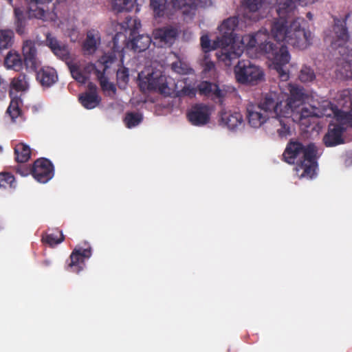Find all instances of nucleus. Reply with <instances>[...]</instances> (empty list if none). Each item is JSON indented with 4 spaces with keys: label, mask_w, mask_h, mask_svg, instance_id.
I'll use <instances>...</instances> for the list:
<instances>
[{
    "label": "nucleus",
    "mask_w": 352,
    "mask_h": 352,
    "mask_svg": "<svg viewBox=\"0 0 352 352\" xmlns=\"http://www.w3.org/2000/svg\"><path fill=\"white\" fill-rule=\"evenodd\" d=\"M276 12L278 18L272 25V34L277 41H285L294 47L304 50L311 44V32L301 27L305 20L297 18L289 19L294 15L296 6L293 0H276Z\"/></svg>",
    "instance_id": "f257e3e1"
},
{
    "label": "nucleus",
    "mask_w": 352,
    "mask_h": 352,
    "mask_svg": "<svg viewBox=\"0 0 352 352\" xmlns=\"http://www.w3.org/2000/svg\"><path fill=\"white\" fill-rule=\"evenodd\" d=\"M241 47L249 50L256 48V51L264 55L272 61L274 68L282 81L289 78V74L284 67L290 60V54L287 47L284 45L274 43L270 40V35L266 29L260 30L254 34L243 35L241 40Z\"/></svg>",
    "instance_id": "f03ea898"
},
{
    "label": "nucleus",
    "mask_w": 352,
    "mask_h": 352,
    "mask_svg": "<svg viewBox=\"0 0 352 352\" xmlns=\"http://www.w3.org/2000/svg\"><path fill=\"white\" fill-rule=\"evenodd\" d=\"M320 157L317 146L312 142L304 145L301 142L290 140L283 153V160L289 164L297 163L296 170H302L300 177L312 178Z\"/></svg>",
    "instance_id": "7ed1b4c3"
},
{
    "label": "nucleus",
    "mask_w": 352,
    "mask_h": 352,
    "mask_svg": "<svg viewBox=\"0 0 352 352\" xmlns=\"http://www.w3.org/2000/svg\"><path fill=\"white\" fill-rule=\"evenodd\" d=\"M256 105L269 119H272V124L277 128V133L280 138L290 135V120L289 116H284V102L279 100L275 93L265 94Z\"/></svg>",
    "instance_id": "20e7f679"
},
{
    "label": "nucleus",
    "mask_w": 352,
    "mask_h": 352,
    "mask_svg": "<svg viewBox=\"0 0 352 352\" xmlns=\"http://www.w3.org/2000/svg\"><path fill=\"white\" fill-rule=\"evenodd\" d=\"M219 39L220 37H218L217 41L211 44V41L207 34L201 36L200 42L202 50L205 53H207L221 47L220 54H218L219 60L223 62L226 66H230L233 60L238 59L242 55L243 49L241 47L235 49L234 45L227 47L226 45H221Z\"/></svg>",
    "instance_id": "39448f33"
},
{
    "label": "nucleus",
    "mask_w": 352,
    "mask_h": 352,
    "mask_svg": "<svg viewBox=\"0 0 352 352\" xmlns=\"http://www.w3.org/2000/svg\"><path fill=\"white\" fill-rule=\"evenodd\" d=\"M234 74L237 82L243 85H256L264 77L261 68L248 60L238 61L234 67Z\"/></svg>",
    "instance_id": "423d86ee"
},
{
    "label": "nucleus",
    "mask_w": 352,
    "mask_h": 352,
    "mask_svg": "<svg viewBox=\"0 0 352 352\" xmlns=\"http://www.w3.org/2000/svg\"><path fill=\"white\" fill-rule=\"evenodd\" d=\"M139 86L142 90L155 91L165 96L171 94L166 76L160 72L148 74L144 78H141L139 74Z\"/></svg>",
    "instance_id": "0eeeda50"
},
{
    "label": "nucleus",
    "mask_w": 352,
    "mask_h": 352,
    "mask_svg": "<svg viewBox=\"0 0 352 352\" xmlns=\"http://www.w3.org/2000/svg\"><path fill=\"white\" fill-rule=\"evenodd\" d=\"M122 27L131 30V46L135 52H144L147 50L151 43V38L147 34H138L135 36L136 31L141 27L140 21L126 16L122 23Z\"/></svg>",
    "instance_id": "6e6552de"
},
{
    "label": "nucleus",
    "mask_w": 352,
    "mask_h": 352,
    "mask_svg": "<svg viewBox=\"0 0 352 352\" xmlns=\"http://www.w3.org/2000/svg\"><path fill=\"white\" fill-rule=\"evenodd\" d=\"M349 40V34L346 28V19H334L333 36L331 45L333 49H340L339 54L344 56L348 48L346 45Z\"/></svg>",
    "instance_id": "1a4fd4ad"
},
{
    "label": "nucleus",
    "mask_w": 352,
    "mask_h": 352,
    "mask_svg": "<svg viewBox=\"0 0 352 352\" xmlns=\"http://www.w3.org/2000/svg\"><path fill=\"white\" fill-rule=\"evenodd\" d=\"M91 254L90 245H87L86 248L76 246L67 261V270L71 272L79 274L85 267V260L89 259Z\"/></svg>",
    "instance_id": "9d476101"
},
{
    "label": "nucleus",
    "mask_w": 352,
    "mask_h": 352,
    "mask_svg": "<svg viewBox=\"0 0 352 352\" xmlns=\"http://www.w3.org/2000/svg\"><path fill=\"white\" fill-rule=\"evenodd\" d=\"M289 96L284 102L283 113L285 117L289 116L292 112V109L300 107L309 98V94L301 86L289 85Z\"/></svg>",
    "instance_id": "9b49d317"
},
{
    "label": "nucleus",
    "mask_w": 352,
    "mask_h": 352,
    "mask_svg": "<svg viewBox=\"0 0 352 352\" xmlns=\"http://www.w3.org/2000/svg\"><path fill=\"white\" fill-rule=\"evenodd\" d=\"M322 113L320 110L312 105L305 106V103L301 104L300 107L292 109V112L289 113V118L290 122H298L301 125L309 126L310 125L309 119L314 117H320Z\"/></svg>",
    "instance_id": "f8f14e48"
},
{
    "label": "nucleus",
    "mask_w": 352,
    "mask_h": 352,
    "mask_svg": "<svg viewBox=\"0 0 352 352\" xmlns=\"http://www.w3.org/2000/svg\"><path fill=\"white\" fill-rule=\"evenodd\" d=\"M32 176L41 183H47L54 175V168L51 162L47 158L37 159L32 164Z\"/></svg>",
    "instance_id": "ddd939ff"
},
{
    "label": "nucleus",
    "mask_w": 352,
    "mask_h": 352,
    "mask_svg": "<svg viewBox=\"0 0 352 352\" xmlns=\"http://www.w3.org/2000/svg\"><path fill=\"white\" fill-rule=\"evenodd\" d=\"M238 25V20L236 18L231 17L224 20L219 26V30L221 36L219 42L221 45H226L227 47L234 46L237 49L239 45L235 43V34L234 31Z\"/></svg>",
    "instance_id": "4468645a"
},
{
    "label": "nucleus",
    "mask_w": 352,
    "mask_h": 352,
    "mask_svg": "<svg viewBox=\"0 0 352 352\" xmlns=\"http://www.w3.org/2000/svg\"><path fill=\"white\" fill-rule=\"evenodd\" d=\"M210 110L207 105L199 103L193 105L187 113L188 121L194 126H202L210 120Z\"/></svg>",
    "instance_id": "2eb2a0df"
},
{
    "label": "nucleus",
    "mask_w": 352,
    "mask_h": 352,
    "mask_svg": "<svg viewBox=\"0 0 352 352\" xmlns=\"http://www.w3.org/2000/svg\"><path fill=\"white\" fill-rule=\"evenodd\" d=\"M346 128L340 124L330 123L327 132L322 138V142L327 147H333L344 142L343 133Z\"/></svg>",
    "instance_id": "dca6fc26"
},
{
    "label": "nucleus",
    "mask_w": 352,
    "mask_h": 352,
    "mask_svg": "<svg viewBox=\"0 0 352 352\" xmlns=\"http://www.w3.org/2000/svg\"><path fill=\"white\" fill-rule=\"evenodd\" d=\"M22 52L24 57V65L26 68L36 70L40 65L37 57L36 43L31 40L25 41L23 44Z\"/></svg>",
    "instance_id": "f3484780"
},
{
    "label": "nucleus",
    "mask_w": 352,
    "mask_h": 352,
    "mask_svg": "<svg viewBox=\"0 0 352 352\" xmlns=\"http://www.w3.org/2000/svg\"><path fill=\"white\" fill-rule=\"evenodd\" d=\"M247 119L249 124L258 128L270 119L256 104H249L247 107Z\"/></svg>",
    "instance_id": "a211bd4d"
},
{
    "label": "nucleus",
    "mask_w": 352,
    "mask_h": 352,
    "mask_svg": "<svg viewBox=\"0 0 352 352\" xmlns=\"http://www.w3.org/2000/svg\"><path fill=\"white\" fill-rule=\"evenodd\" d=\"M113 60V59L112 57L103 56L101 58V62L104 65L103 71L101 72L99 69H96L94 65H91V67L95 69V73L102 89L104 91H111L115 94L116 91V86L113 83L109 82L108 78L104 75L105 70L109 67V64L111 63Z\"/></svg>",
    "instance_id": "6ab92c4d"
},
{
    "label": "nucleus",
    "mask_w": 352,
    "mask_h": 352,
    "mask_svg": "<svg viewBox=\"0 0 352 352\" xmlns=\"http://www.w3.org/2000/svg\"><path fill=\"white\" fill-rule=\"evenodd\" d=\"M88 87L89 91L79 96V101L85 109H92L100 104L101 98L97 93L96 85L90 83Z\"/></svg>",
    "instance_id": "aec40b11"
},
{
    "label": "nucleus",
    "mask_w": 352,
    "mask_h": 352,
    "mask_svg": "<svg viewBox=\"0 0 352 352\" xmlns=\"http://www.w3.org/2000/svg\"><path fill=\"white\" fill-rule=\"evenodd\" d=\"M243 116L239 112L221 111L220 124L227 126L230 130L236 129L243 123Z\"/></svg>",
    "instance_id": "412c9836"
},
{
    "label": "nucleus",
    "mask_w": 352,
    "mask_h": 352,
    "mask_svg": "<svg viewBox=\"0 0 352 352\" xmlns=\"http://www.w3.org/2000/svg\"><path fill=\"white\" fill-rule=\"evenodd\" d=\"M52 0H25L29 8L28 10V19L35 18L43 21L47 20V12L43 8L39 6L40 4L49 3Z\"/></svg>",
    "instance_id": "4be33fe9"
},
{
    "label": "nucleus",
    "mask_w": 352,
    "mask_h": 352,
    "mask_svg": "<svg viewBox=\"0 0 352 352\" xmlns=\"http://www.w3.org/2000/svg\"><path fill=\"white\" fill-rule=\"evenodd\" d=\"M36 79L43 87H50L58 80V74L54 68L44 67L37 72Z\"/></svg>",
    "instance_id": "5701e85b"
},
{
    "label": "nucleus",
    "mask_w": 352,
    "mask_h": 352,
    "mask_svg": "<svg viewBox=\"0 0 352 352\" xmlns=\"http://www.w3.org/2000/svg\"><path fill=\"white\" fill-rule=\"evenodd\" d=\"M177 35V29L172 26H165L157 29L154 32L155 38L166 44H172Z\"/></svg>",
    "instance_id": "b1692460"
},
{
    "label": "nucleus",
    "mask_w": 352,
    "mask_h": 352,
    "mask_svg": "<svg viewBox=\"0 0 352 352\" xmlns=\"http://www.w3.org/2000/svg\"><path fill=\"white\" fill-rule=\"evenodd\" d=\"M199 91L200 94L212 97L214 99H222L225 94L223 91L220 89L219 86L208 81H204L199 85Z\"/></svg>",
    "instance_id": "393cba45"
},
{
    "label": "nucleus",
    "mask_w": 352,
    "mask_h": 352,
    "mask_svg": "<svg viewBox=\"0 0 352 352\" xmlns=\"http://www.w3.org/2000/svg\"><path fill=\"white\" fill-rule=\"evenodd\" d=\"M100 43V36L98 31L91 30L87 32V36L83 43L82 48L85 53L92 54L96 51Z\"/></svg>",
    "instance_id": "a878e982"
},
{
    "label": "nucleus",
    "mask_w": 352,
    "mask_h": 352,
    "mask_svg": "<svg viewBox=\"0 0 352 352\" xmlns=\"http://www.w3.org/2000/svg\"><path fill=\"white\" fill-rule=\"evenodd\" d=\"M15 30L18 34L22 35L25 33L27 17L28 18V11H25L23 7H16L14 8Z\"/></svg>",
    "instance_id": "bb28decb"
},
{
    "label": "nucleus",
    "mask_w": 352,
    "mask_h": 352,
    "mask_svg": "<svg viewBox=\"0 0 352 352\" xmlns=\"http://www.w3.org/2000/svg\"><path fill=\"white\" fill-rule=\"evenodd\" d=\"M24 60H23L20 54L16 52H9L5 57L4 65L7 69H12L19 72L23 69Z\"/></svg>",
    "instance_id": "cd10ccee"
},
{
    "label": "nucleus",
    "mask_w": 352,
    "mask_h": 352,
    "mask_svg": "<svg viewBox=\"0 0 352 352\" xmlns=\"http://www.w3.org/2000/svg\"><path fill=\"white\" fill-rule=\"evenodd\" d=\"M15 160L18 163L27 162L31 156V149L23 143H19L14 147Z\"/></svg>",
    "instance_id": "c85d7f7f"
},
{
    "label": "nucleus",
    "mask_w": 352,
    "mask_h": 352,
    "mask_svg": "<svg viewBox=\"0 0 352 352\" xmlns=\"http://www.w3.org/2000/svg\"><path fill=\"white\" fill-rule=\"evenodd\" d=\"M175 9L182 10L184 14H189L197 8V0H172Z\"/></svg>",
    "instance_id": "c756f323"
},
{
    "label": "nucleus",
    "mask_w": 352,
    "mask_h": 352,
    "mask_svg": "<svg viewBox=\"0 0 352 352\" xmlns=\"http://www.w3.org/2000/svg\"><path fill=\"white\" fill-rule=\"evenodd\" d=\"M41 240L43 243L53 247L62 243L65 240V236L62 231L56 230L53 233L43 234Z\"/></svg>",
    "instance_id": "7c9ffc66"
},
{
    "label": "nucleus",
    "mask_w": 352,
    "mask_h": 352,
    "mask_svg": "<svg viewBox=\"0 0 352 352\" xmlns=\"http://www.w3.org/2000/svg\"><path fill=\"white\" fill-rule=\"evenodd\" d=\"M112 10L117 12H129L134 6V0H111Z\"/></svg>",
    "instance_id": "2f4dec72"
},
{
    "label": "nucleus",
    "mask_w": 352,
    "mask_h": 352,
    "mask_svg": "<svg viewBox=\"0 0 352 352\" xmlns=\"http://www.w3.org/2000/svg\"><path fill=\"white\" fill-rule=\"evenodd\" d=\"M11 87L16 91L26 90L28 87L26 75L20 74L17 77L14 78L11 82Z\"/></svg>",
    "instance_id": "473e14b6"
},
{
    "label": "nucleus",
    "mask_w": 352,
    "mask_h": 352,
    "mask_svg": "<svg viewBox=\"0 0 352 352\" xmlns=\"http://www.w3.org/2000/svg\"><path fill=\"white\" fill-rule=\"evenodd\" d=\"M142 116L137 112L126 113L124 122L127 128L131 129L138 126L142 121Z\"/></svg>",
    "instance_id": "72a5a7b5"
},
{
    "label": "nucleus",
    "mask_w": 352,
    "mask_h": 352,
    "mask_svg": "<svg viewBox=\"0 0 352 352\" xmlns=\"http://www.w3.org/2000/svg\"><path fill=\"white\" fill-rule=\"evenodd\" d=\"M166 0H151L150 6L155 16H163L166 9Z\"/></svg>",
    "instance_id": "f704fd0d"
},
{
    "label": "nucleus",
    "mask_w": 352,
    "mask_h": 352,
    "mask_svg": "<svg viewBox=\"0 0 352 352\" xmlns=\"http://www.w3.org/2000/svg\"><path fill=\"white\" fill-rule=\"evenodd\" d=\"M13 36L11 30H0V50L7 49L12 45Z\"/></svg>",
    "instance_id": "c9c22d12"
},
{
    "label": "nucleus",
    "mask_w": 352,
    "mask_h": 352,
    "mask_svg": "<svg viewBox=\"0 0 352 352\" xmlns=\"http://www.w3.org/2000/svg\"><path fill=\"white\" fill-rule=\"evenodd\" d=\"M298 78L302 82H309L313 81L316 78V74L311 67L305 65L300 71Z\"/></svg>",
    "instance_id": "e433bc0d"
},
{
    "label": "nucleus",
    "mask_w": 352,
    "mask_h": 352,
    "mask_svg": "<svg viewBox=\"0 0 352 352\" xmlns=\"http://www.w3.org/2000/svg\"><path fill=\"white\" fill-rule=\"evenodd\" d=\"M16 182L14 175L8 172L0 173V188H15Z\"/></svg>",
    "instance_id": "4c0bfd02"
},
{
    "label": "nucleus",
    "mask_w": 352,
    "mask_h": 352,
    "mask_svg": "<svg viewBox=\"0 0 352 352\" xmlns=\"http://www.w3.org/2000/svg\"><path fill=\"white\" fill-rule=\"evenodd\" d=\"M69 68L72 77L80 83H85L87 77L82 73L80 66L77 64H72L69 65Z\"/></svg>",
    "instance_id": "58836bf2"
},
{
    "label": "nucleus",
    "mask_w": 352,
    "mask_h": 352,
    "mask_svg": "<svg viewBox=\"0 0 352 352\" xmlns=\"http://www.w3.org/2000/svg\"><path fill=\"white\" fill-rule=\"evenodd\" d=\"M117 83L120 88H124L129 80V69L126 67H122L116 73Z\"/></svg>",
    "instance_id": "ea45409f"
},
{
    "label": "nucleus",
    "mask_w": 352,
    "mask_h": 352,
    "mask_svg": "<svg viewBox=\"0 0 352 352\" xmlns=\"http://www.w3.org/2000/svg\"><path fill=\"white\" fill-rule=\"evenodd\" d=\"M19 102H21L20 99H13L11 100L8 108L7 111L13 120L17 118L21 114V110L19 108Z\"/></svg>",
    "instance_id": "a19ab883"
},
{
    "label": "nucleus",
    "mask_w": 352,
    "mask_h": 352,
    "mask_svg": "<svg viewBox=\"0 0 352 352\" xmlns=\"http://www.w3.org/2000/svg\"><path fill=\"white\" fill-rule=\"evenodd\" d=\"M172 69L176 73L182 75L188 74L192 71V69L188 65L182 61L173 63L172 64Z\"/></svg>",
    "instance_id": "79ce46f5"
},
{
    "label": "nucleus",
    "mask_w": 352,
    "mask_h": 352,
    "mask_svg": "<svg viewBox=\"0 0 352 352\" xmlns=\"http://www.w3.org/2000/svg\"><path fill=\"white\" fill-rule=\"evenodd\" d=\"M196 89L190 85H186L181 89L176 91L175 96L179 98L184 96L192 98L196 95Z\"/></svg>",
    "instance_id": "37998d69"
},
{
    "label": "nucleus",
    "mask_w": 352,
    "mask_h": 352,
    "mask_svg": "<svg viewBox=\"0 0 352 352\" xmlns=\"http://www.w3.org/2000/svg\"><path fill=\"white\" fill-rule=\"evenodd\" d=\"M52 52L57 57L63 60L67 61L70 58L68 48L65 45H60Z\"/></svg>",
    "instance_id": "c03bdc74"
},
{
    "label": "nucleus",
    "mask_w": 352,
    "mask_h": 352,
    "mask_svg": "<svg viewBox=\"0 0 352 352\" xmlns=\"http://www.w3.org/2000/svg\"><path fill=\"white\" fill-rule=\"evenodd\" d=\"M32 166L25 164V163H19L16 166V173L23 177H25L31 174L32 175Z\"/></svg>",
    "instance_id": "a18cd8bd"
},
{
    "label": "nucleus",
    "mask_w": 352,
    "mask_h": 352,
    "mask_svg": "<svg viewBox=\"0 0 352 352\" xmlns=\"http://www.w3.org/2000/svg\"><path fill=\"white\" fill-rule=\"evenodd\" d=\"M243 4L251 12H256L261 6L262 0H242Z\"/></svg>",
    "instance_id": "49530a36"
},
{
    "label": "nucleus",
    "mask_w": 352,
    "mask_h": 352,
    "mask_svg": "<svg viewBox=\"0 0 352 352\" xmlns=\"http://www.w3.org/2000/svg\"><path fill=\"white\" fill-rule=\"evenodd\" d=\"M47 45L52 50H54L55 48L58 47L60 44L56 40V38L52 37L50 34L46 36Z\"/></svg>",
    "instance_id": "de8ad7c7"
},
{
    "label": "nucleus",
    "mask_w": 352,
    "mask_h": 352,
    "mask_svg": "<svg viewBox=\"0 0 352 352\" xmlns=\"http://www.w3.org/2000/svg\"><path fill=\"white\" fill-rule=\"evenodd\" d=\"M351 111L352 112V102H351ZM342 125L343 124H347L348 125L352 126V113L350 112H345L342 116Z\"/></svg>",
    "instance_id": "09e8293b"
},
{
    "label": "nucleus",
    "mask_w": 352,
    "mask_h": 352,
    "mask_svg": "<svg viewBox=\"0 0 352 352\" xmlns=\"http://www.w3.org/2000/svg\"><path fill=\"white\" fill-rule=\"evenodd\" d=\"M214 63L212 62V61H206V63H204V71L205 72H210L211 70H212L213 69H214Z\"/></svg>",
    "instance_id": "8fccbe9b"
},
{
    "label": "nucleus",
    "mask_w": 352,
    "mask_h": 352,
    "mask_svg": "<svg viewBox=\"0 0 352 352\" xmlns=\"http://www.w3.org/2000/svg\"><path fill=\"white\" fill-rule=\"evenodd\" d=\"M307 17L309 20H312V19H313V14H312L311 12H307Z\"/></svg>",
    "instance_id": "3c124183"
},
{
    "label": "nucleus",
    "mask_w": 352,
    "mask_h": 352,
    "mask_svg": "<svg viewBox=\"0 0 352 352\" xmlns=\"http://www.w3.org/2000/svg\"><path fill=\"white\" fill-rule=\"evenodd\" d=\"M43 264L44 265H45V266H48V265H50V262L49 261H44L43 262Z\"/></svg>",
    "instance_id": "603ef678"
},
{
    "label": "nucleus",
    "mask_w": 352,
    "mask_h": 352,
    "mask_svg": "<svg viewBox=\"0 0 352 352\" xmlns=\"http://www.w3.org/2000/svg\"><path fill=\"white\" fill-rule=\"evenodd\" d=\"M118 36V34H117L114 37H113V43L114 44H116V40H117V37Z\"/></svg>",
    "instance_id": "864d4df0"
},
{
    "label": "nucleus",
    "mask_w": 352,
    "mask_h": 352,
    "mask_svg": "<svg viewBox=\"0 0 352 352\" xmlns=\"http://www.w3.org/2000/svg\"><path fill=\"white\" fill-rule=\"evenodd\" d=\"M8 1H9V2H10V3H11V2L12 1V0H8Z\"/></svg>",
    "instance_id": "5fc2aeb1"
},
{
    "label": "nucleus",
    "mask_w": 352,
    "mask_h": 352,
    "mask_svg": "<svg viewBox=\"0 0 352 352\" xmlns=\"http://www.w3.org/2000/svg\"><path fill=\"white\" fill-rule=\"evenodd\" d=\"M0 150H1V147L0 146Z\"/></svg>",
    "instance_id": "6e6d98bb"
}]
</instances>
